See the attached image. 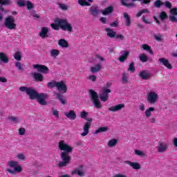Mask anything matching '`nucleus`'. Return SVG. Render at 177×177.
Returning <instances> with one entry per match:
<instances>
[{"label": "nucleus", "mask_w": 177, "mask_h": 177, "mask_svg": "<svg viewBox=\"0 0 177 177\" xmlns=\"http://www.w3.org/2000/svg\"><path fill=\"white\" fill-rule=\"evenodd\" d=\"M19 89L20 92L26 93V95L29 96L30 99H37L38 103H39L41 106H46V104H48V102H46V99H48V94L44 93H38L35 89L31 87L21 86Z\"/></svg>", "instance_id": "f257e3e1"}, {"label": "nucleus", "mask_w": 177, "mask_h": 177, "mask_svg": "<svg viewBox=\"0 0 177 177\" xmlns=\"http://www.w3.org/2000/svg\"><path fill=\"white\" fill-rule=\"evenodd\" d=\"M58 147L59 150H62L64 152L61 153V158L62 161L59 162L57 165L59 168H64V167H67L68 164H70V161H71V157H70L68 153L73 151V147L66 143V141L64 140L59 142Z\"/></svg>", "instance_id": "f03ea898"}, {"label": "nucleus", "mask_w": 177, "mask_h": 177, "mask_svg": "<svg viewBox=\"0 0 177 177\" xmlns=\"http://www.w3.org/2000/svg\"><path fill=\"white\" fill-rule=\"evenodd\" d=\"M55 21L56 24H51V27L53 30H59V28H61V30H63V31L73 32V24L68 22L67 19L57 18Z\"/></svg>", "instance_id": "7ed1b4c3"}, {"label": "nucleus", "mask_w": 177, "mask_h": 177, "mask_svg": "<svg viewBox=\"0 0 177 177\" xmlns=\"http://www.w3.org/2000/svg\"><path fill=\"white\" fill-rule=\"evenodd\" d=\"M7 165L10 168H14L13 169H7V172L11 174V175H16V174H20V172H22L23 171V167L19 164V162L17 161L10 160L8 162Z\"/></svg>", "instance_id": "20e7f679"}, {"label": "nucleus", "mask_w": 177, "mask_h": 177, "mask_svg": "<svg viewBox=\"0 0 177 177\" xmlns=\"http://www.w3.org/2000/svg\"><path fill=\"white\" fill-rule=\"evenodd\" d=\"M90 93V97L91 100V102H93L94 106L95 109H100L103 106L102 105V103H100V100L99 99V95H97V93H96L93 90H89Z\"/></svg>", "instance_id": "39448f33"}, {"label": "nucleus", "mask_w": 177, "mask_h": 177, "mask_svg": "<svg viewBox=\"0 0 177 177\" xmlns=\"http://www.w3.org/2000/svg\"><path fill=\"white\" fill-rule=\"evenodd\" d=\"M106 86H104L100 93V99L102 102H107L109 100V93L111 92L109 88L110 87V83H107Z\"/></svg>", "instance_id": "423d86ee"}, {"label": "nucleus", "mask_w": 177, "mask_h": 177, "mask_svg": "<svg viewBox=\"0 0 177 177\" xmlns=\"http://www.w3.org/2000/svg\"><path fill=\"white\" fill-rule=\"evenodd\" d=\"M147 102L149 103V104H156L157 102H158V93L156 91H149L147 94Z\"/></svg>", "instance_id": "0eeeda50"}, {"label": "nucleus", "mask_w": 177, "mask_h": 177, "mask_svg": "<svg viewBox=\"0 0 177 177\" xmlns=\"http://www.w3.org/2000/svg\"><path fill=\"white\" fill-rule=\"evenodd\" d=\"M15 17L9 16L6 19L5 26L8 30H16V24H15Z\"/></svg>", "instance_id": "6e6552de"}, {"label": "nucleus", "mask_w": 177, "mask_h": 177, "mask_svg": "<svg viewBox=\"0 0 177 177\" xmlns=\"http://www.w3.org/2000/svg\"><path fill=\"white\" fill-rule=\"evenodd\" d=\"M169 147V144H168V142L166 141H160L157 146V151L160 153H165V151L168 150Z\"/></svg>", "instance_id": "1a4fd4ad"}, {"label": "nucleus", "mask_w": 177, "mask_h": 177, "mask_svg": "<svg viewBox=\"0 0 177 177\" xmlns=\"http://www.w3.org/2000/svg\"><path fill=\"white\" fill-rule=\"evenodd\" d=\"M57 91L59 92H62V93H66L67 92V85L64 82L61 81V82H57V86H56Z\"/></svg>", "instance_id": "9d476101"}, {"label": "nucleus", "mask_w": 177, "mask_h": 177, "mask_svg": "<svg viewBox=\"0 0 177 177\" xmlns=\"http://www.w3.org/2000/svg\"><path fill=\"white\" fill-rule=\"evenodd\" d=\"M33 68H36L39 73H43L44 74H48L49 73V68L46 66L41 64H34Z\"/></svg>", "instance_id": "9b49d317"}, {"label": "nucleus", "mask_w": 177, "mask_h": 177, "mask_svg": "<svg viewBox=\"0 0 177 177\" xmlns=\"http://www.w3.org/2000/svg\"><path fill=\"white\" fill-rule=\"evenodd\" d=\"M71 175H79V176H84L85 170L84 169V167L80 165L78 168L75 169L71 171Z\"/></svg>", "instance_id": "f8f14e48"}, {"label": "nucleus", "mask_w": 177, "mask_h": 177, "mask_svg": "<svg viewBox=\"0 0 177 177\" xmlns=\"http://www.w3.org/2000/svg\"><path fill=\"white\" fill-rule=\"evenodd\" d=\"M160 64L165 66L169 70H172V65L169 63V61L164 57L160 58L158 59Z\"/></svg>", "instance_id": "ddd939ff"}, {"label": "nucleus", "mask_w": 177, "mask_h": 177, "mask_svg": "<svg viewBox=\"0 0 177 177\" xmlns=\"http://www.w3.org/2000/svg\"><path fill=\"white\" fill-rule=\"evenodd\" d=\"M124 108H125V104H119L109 108V111H112V113H115L117 111H121V110H122V109H124Z\"/></svg>", "instance_id": "4468645a"}, {"label": "nucleus", "mask_w": 177, "mask_h": 177, "mask_svg": "<svg viewBox=\"0 0 177 177\" xmlns=\"http://www.w3.org/2000/svg\"><path fill=\"white\" fill-rule=\"evenodd\" d=\"M138 75L141 80H147L150 77H151V74H150L149 71H142L139 73Z\"/></svg>", "instance_id": "2eb2a0df"}, {"label": "nucleus", "mask_w": 177, "mask_h": 177, "mask_svg": "<svg viewBox=\"0 0 177 177\" xmlns=\"http://www.w3.org/2000/svg\"><path fill=\"white\" fill-rule=\"evenodd\" d=\"M64 115L66 117V118H68V120H74L77 118V113H75L74 110L64 112Z\"/></svg>", "instance_id": "dca6fc26"}, {"label": "nucleus", "mask_w": 177, "mask_h": 177, "mask_svg": "<svg viewBox=\"0 0 177 177\" xmlns=\"http://www.w3.org/2000/svg\"><path fill=\"white\" fill-rule=\"evenodd\" d=\"M48 32H49V28H48V27H43L41 29V31L39 33V35L40 37L42 38V39H45V38H48V37H49V35H48Z\"/></svg>", "instance_id": "f3484780"}, {"label": "nucleus", "mask_w": 177, "mask_h": 177, "mask_svg": "<svg viewBox=\"0 0 177 177\" xmlns=\"http://www.w3.org/2000/svg\"><path fill=\"white\" fill-rule=\"evenodd\" d=\"M91 122H86L83 125V132L81 133V136H86L89 133V129L91 128Z\"/></svg>", "instance_id": "a211bd4d"}, {"label": "nucleus", "mask_w": 177, "mask_h": 177, "mask_svg": "<svg viewBox=\"0 0 177 177\" xmlns=\"http://www.w3.org/2000/svg\"><path fill=\"white\" fill-rule=\"evenodd\" d=\"M124 164L131 166L133 169H140L142 168L140 164L138 163L137 162H131L129 160H126L124 161Z\"/></svg>", "instance_id": "6ab92c4d"}, {"label": "nucleus", "mask_w": 177, "mask_h": 177, "mask_svg": "<svg viewBox=\"0 0 177 177\" xmlns=\"http://www.w3.org/2000/svg\"><path fill=\"white\" fill-rule=\"evenodd\" d=\"M121 55L119 57L118 60L120 61L121 63H124L127 59H128V56H129V51L122 50L121 51Z\"/></svg>", "instance_id": "aec40b11"}, {"label": "nucleus", "mask_w": 177, "mask_h": 177, "mask_svg": "<svg viewBox=\"0 0 177 177\" xmlns=\"http://www.w3.org/2000/svg\"><path fill=\"white\" fill-rule=\"evenodd\" d=\"M102 64H97L96 65H94L90 68V71L95 74V73H99L100 70L102 68Z\"/></svg>", "instance_id": "412c9836"}, {"label": "nucleus", "mask_w": 177, "mask_h": 177, "mask_svg": "<svg viewBox=\"0 0 177 177\" xmlns=\"http://www.w3.org/2000/svg\"><path fill=\"white\" fill-rule=\"evenodd\" d=\"M54 95L56 96L57 99L59 100L62 104H67V100L63 96V95L60 94L59 93H54Z\"/></svg>", "instance_id": "4be33fe9"}, {"label": "nucleus", "mask_w": 177, "mask_h": 177, "mask_svg": "<svg viewBox=\"0 0 177 177\" xmlns=\"http://www.w3.org/2000/svg\"><path fill=\"white\" fill-rule=\"evenodd\" d=\"M32 75L34 80H35L37 82H42V81H44V75L39 73H32Z\"/></svg>", "instance_id": "5701e85b"}, {"label": "nucleus", "mask_w": 177, "mask_h": 177, "mask_svg": "<svg viewBox=\"0 0 177 177\" xmlns=\"http://www.w3.org/2000/svg\"><path fill=\"white\" fill-rule=\"evenodd\" d=\"M123 19L125 21L126 27H131V17H129V15H128V13L127 12H124L123 14Z\"/></svg>", "instance_id": "b1692460"}, {"label": "nucleus", "mask_w": 177, "mask_h": 177, "mask_svg": "<svg viewBox=\"0 0 177 177\" xmlns=\"http://www.w3.org/2000/svg\"><path fill=\"white\" fill-rule=\"evenodd\" d=\"M58 45L59 46H60V48H67L69 46L68 41H67V40L64 39H60L58 41Z\"/></svg>", "instance_id": "393cba45"}, {"label": "nucleus", "mask_w": 177, "mask_h": 177, "mask_svg": "<svg viewBox=\"0 0 177 177\" xmlns=\"http://www.w3.org/2000/svg\"><path fill=\"white\" fill-rule=\"evenodd\" d=\"M153 111H156V109L154 107H149V108H147L146 110H145V117L146 118H150V117H151L152 115V113Z\"/></svg>", "instance_id": "a878e982"}, {"label": "nucleus", "mask_w": 177, "mask_h": 177, "mask_svg": "<svg viewBox=\"0 0 177 177\" xmlns=\"http://www.w3.org/2000/svg\"><path fill=\"white\" fill-rule=\"evenodd\" d=\"M121 80L123 84H128V82H129V74H128V73L127 72H123L122 73Z\"/></svg>", "instance_id": "bb28decb"}, {"label": "nucleus", "mask_w": 177, "mask_h": 177, "mask_svg": "<svg viewBox=\"0 0 177 177\" xmlns=\"http://www.w3.org/2000/svg\"><path fill=\"white\" fill-rule=\"evenodd\" d=\"M90 12L92 15V16H94V17H96L99 15V12H100L99 10V7L95 6L90 8Z\"/></svg>", "instance_id": "cd10ccee"}, {"label": "nucleus", "mask_w": 177, "mask_h": 177, "mask_svg": "<svg viewBox=\"0 0 177 177\" xmlns=\"http://www.w3.org/2000/svg\"><path fill=\"white\" fill-rule=\"evenodd\" d=\"M93 2V0H78V3L80 6H91V3Z\"/></svg>", "instance_id": "c85d7f7f"}, {"label": "nucleus", "mask_w": 177, "mask_h": 177, "mask_svg": "<svg viewBox=\"0 0 177 177\" xmlns=\"http://www.w3.org/2000/svg\"><path fill=\"white\" fill-rule=\"evenodd\" d=\"M105 31L107 34V35L109 37V38H115V36L117 35V32H115L113 29L111 28H106Z\"/></svg>", "instance_id": "c756f323"}, {"label": "nucleus", "mask_w": 177, "mask_h": 177, "mask_svg": "<svg viewBox=\"0 0 177 177\" xmlns=\"http://www.w3.org/2000/svg\"><path fill=\"white\" fill-rule=\"evenodd\" d=\"M60 55V51L57 49H52L49 52V55L50 57H53L54 59H56L57 56H59Z\"/></svg>", "instance_id": "7c9ffc66"}, {"label": "nucleus", "mask_w": 177, "mask_h": 177, "mask_svg": "<svg viewBox=\"0 0 177 177\" xmlns=\"http://www.w3.org/2000/svg\"><path fill=\"white\" fill-rule=\"evenodd\" d=\"M114 8L112 6H109L105 8L104 10L102 11V13L104 16H107V15H110V13H113Z\"/></svg>", "instance_id": "2f4dec72"}, {"label": "nucleus", "mask_w": 177, "mask_h": 177, "mask_svg": "<svg viewBox=\"0 0 177 177\" xmlns=\"http://www.w3.org/2000/svg\"><path fill=\"white\" fill-rule=\"evenodd\" d=\"M0 60L5 64L9 63V58H8V55L5 53H0Z\"/></svg>", "instance_id": "473e14b6"}, {"label": "nucleus", "mask_w": 177, "mask_h": 177, "mask_svg": "<svg viewBox=\"0 0 177 177\" xmlns=\"http://www.w3.org/2000/svg\"><path fill=\"white\" fill-rule=\"evenodd\" d=\"M117 143H118V140L117 139H111L108 143V147H115L117 146Z\"/></svg>", "instance_id": "72a5a7b5"}, {"label": "nucleus", "mask_w": 177, "mask_h": 177, "mask_svg": "<svg viewBox=\"0 0 177 177\" xmlns=\"http://www.w3.org/2000/svg\"><path fill=\"white\" fill-rule=\"evenodd\" d=\"M107 131H109V127H100L98 129H97L94 133L95 135H97V133H100L102 132H107Z\"/></svg>", "instance_id": "f704fd0d"}, {"label": "nucleus", "mask_w": 177, "mask_h": 177, "mask_svg": "<svg viewBox=\"0 0 177 177\" xmlns=\"http://www.w3.org/2000/svg\"><path fill=\"white\" fill-rule=\"evenodd\" d=\"M141 48L144 50H147V52L151 53V55H153V51L151 50V47H150V46H149L147 44H142Z\"/></svg>", "instance_id": "c9c22d12"}, {"label": "nucleus", "mask_w": 177, "mask_h": 177, "mask_svg": "<svg viewBox=\"0 0 177 177\" xmlns=\"http://www.w3.org/2000/svg\"><path fill=\"white\" fill-rule=\"evenodd\" d=\"M14 59H15V60H17V62H20V60H21V52H15V53L14 54Z\"/></svg>", "instance_id": "e433bc0d"}, {"label": "nucleus", "mask_w": 177, "mask_h": 177, "mask_svg": "<svg viewBox=\"0 0 177 177\" xmlns=\"http://www.w3.org/2000/svg\"><path fill=\"white\" fill-rule=\"evenodd\" d=\"M15 67L19 71H24V68L23 67V64H21V62H15Z\"/></svg>", "instance_id": "4c0bfd02"}, {"label": "nucleus", "mask_w": 177, "mask_h": 177, "mask_svg": "<svg viewBox=\"0 0 177 177\" xmlns=\"http://www.w3.org/2000/svg\"><path fill=\"white\" fill-rule=\"evenodd\" d=\"M57 85V82L55 81V80H52L51 82H49L48 84H47V86L48 88H56Z\"/></svg>", "instance_id": "58836bf2"}, {"label": "nucleus", "mask_w": 177, "mask_h": 177, "mask_svg": "<svg viewBox=\"0 0 177 177\" xmlns=\"http://www.w3.org/2000/svg\"><path fill=\"white\" fill-rule=\"evenodd\" d=\"M145 13H150V11H149L148 9H143V10H140V12H138L136 16V17H140V16H142V15H143Z\"/></svg>", "instance_id": "ea45409f"}, {"label": "nucleus", "mask_w": 177, "mask_h": 177, "mask_svg": "<svg viewBox=\"0 0 177 177\" xmlns=\"http://www.w3.org/2000/svg\"><path fill=\"white\" fill-rule=\"evenodd\" d=\"M17 5L18 6H19L20 8H23L24 6H26L27 5V1L26 0H19L17 1Z\"/></svg>", "instance_id": "a19ab883"}, {"label": "nucleus", "mask_w": 177, "mask_h": 177, "mask_svg": "<svg viewBox=\"0 0 177 177\" xmlns=\"http://www.w3.org/2000/svg\"><path fill=\"white\" fill-rule=\"evenodd\" d=\"M135 63L132 62L129 64L127 71H131V73H135Z\"/></svg>", "instance_id": "79ce46f5"}, {"label": "nucleus", "mask_w": 177, "mask_h": 177, "mask_svg": "<svg viewBox=\"0 0 177 177\" xmlns=\"http://www.w3.org/2000/svg\"><path fill=\"white\" fill-rule=\"evenodd\" d=\"M140 60L141 62H142L143 63L147 62V60H149V57H147V55H140Z\"/></svg>", "instance_id": "37998d69"}, {"label": "nucleus", "mask_w": 177, "mask_h": 177, "mask_svg": "<svg viewBox=\"0 0 177 177\" xmlns=\"http://www.w3.org/2000/svg\"><path fill=\"white\" fill-rule=\"evenodd\" d=\"M17 158H19L20 161H26L27 158L24 153H18Z\"/></svg>", "instance_id": "c03bdc74"}, {"label": "nucleus", "mask_w": 177, "mask_h": 177, "mask_svg": "<svg viewBox=\"0 0 177 177\" xmlns=\"http://www.w3.org/2000/svg\"><path fill=\"white\" fill-rule=\"evenodd\" d=\"M135 154H136V156H139L140 157H145V156H146V153L140 150H135Z\"/></svg>", "instance_id": "a18cd8bd"}, {"label": "nucleus", "mask_w": 177, "mask_h": 177, "mask_svg": "<svg viewBox=\"0 0 177 177\" xmlns=\"http://www.w3.org/2000/svg\"><path fill=\"white\" fill-rule=\"evenodd\" d=\"M51 113L53 115H55L57 118H59V111L55 108H52Z\"/></svg>", "instance_id": "49530a36"}, {"label": "nucleus", "mask_w": 177, "mask_h": 177, "mask_svg": "<svg viewBox=\"0 0 177 177\" xmlns=\"http://www.w3.org/2000/svg\"><path fill=\"white\" fill-rule=\"evenodd\" d=\"M18 132L19 135H20L21 136H24V135H26V129L21 127L19 129Z\"/></svg>", "instance_id": "de8ad7c7"}, {"label": "nucleus", "mask_w": 177, "mask_h": 177, "mask_svg": "<svg viewBox=\"0 0 177 177\" xmlns=\"http://www.w3.org/2000/svg\"><path fill=\"white\" fill-rule=\"evenodd\" d=\"M59 6L62 10H67L68 9V6L64 3H59Z\"/></svg>", "instance_id": "09e8293b"}, {"label": "nucleus", "mask_w": 177, "mask_h": 177, "mask_svg": "<svg viewBox=\"0 0 177 177\" xmlns=\"http://www.w3.org/2000/svg\"><path fill=\"white\" fill-rule=\"evenodd\" d=\"M162 3L165 6V8H167L168 9H171V8H172V3H171L169 1L163 2Z\"/></svg>", "instance_id": "8fccbe9b"}, {"label": "nucleus", "mask_w": 177, "mask_h": 177, "mask_svg": "<svg viewBox=\"0 0 177 177\" xmlns=\"http://www.w3.org/2000/svg\"><path fill=\"white\" fill-rule=\"evenodd\" d=\"M80 117L81 118H84V120H86V118L88 117V112L84 111L80 113Z\"/></svg>", "instance_id": "3c124183"}, {"label": "nucleus", "mask_w": 177, "mask_h": 177, "mask_svg": "<svg viewBox=\"0 0 177 177\" xmlns=\"http://www.w3.org/2000/svg\"><path fill=\"white\" fill-rule=\"evenodd\" d=\"M26 6L28 10H30V9H32V8H34V5H32V3H31L30 1H26Z\"/></svg>", "instance_id": "603ef678"}, {"label": "nucleus", "mask_w": 177, "mask_h": 177, "mask_svg": "<svg viewBox=\"0 0 177 177\" xmlns=\"http://www.w3.org/2000/svg\"><path fill=\"white\" fill-rule=\"evenodd\" d=\"M9 120L11 121V122H19V118L17 117L10 116L8 118Z\"/></svg>", "instance_id": "864d4df0"}, {"label": "nucleus", "mask_w": 177, "mask_h": 177, "mask_svg": "<svg viewBox=\"0 0 177 177\" xmlns=\"http://www.w3.org/2000/svg\"><path fill=\"white\" fill-rule=\"evenodd\" d=\"M87 80L91 81L92 82H95V81H96V75H91L87 77Z\"/></svg>", "instance_id": "5fc2aeb1"}, {"label": "nucleus", "mask_w": 177, "mask_h": 177, "mask_svg": "<svg viewBox=\"0 0 177 177\" xmlns=\"http://www.w3.org/2000/svg\"><path fill=\"white\" fill-rule=\"evenodd\" d=\"M169 21H172V23H177V17L176 15H170Z\"/></svg>", "instance_id": "6e6d98bb"}, {"label": "nucleus", "mask_w": 177, "mask_h": 177, "mask_svg": "<svg viewBox=\"0 0 177 177\" xmlns=\"http://www.w3.org/2000/svg\"><path fill=\"white\" fill-rule=\"evenodd\" d=\"M160 17L161 20H164V19H167V17H168V15L165 13V12H162L160 14Z\"/></svg>", "instance_id": "4d7b16f0"}, {"label": "nucleus", "mask_w": 177, "mask_h": 177, "mask_svg": "<svg viewBox=\"0 0 177 177\" xmlns=\"http://www.w3.org/2000/svg\"><path fill=\"white\" fill-rule=\"evenodd\" d=\"M170 13L171 14V16H177V8H171L170 10Z\"/></svg>", "instance_id": "13d9d810"}, {"label": "nucleus", "mask_w": 177, "mask_h": 177, "mask_svg": "<svg viewBox=\"0 0 177 177\" xmlns=\"http://www.w3.org/2000/svg\"><path fill=\"white\" fill-rule=\"evenodd\" d=\"M164 2H161V1L160 0H157L156 1H155L154 5L156 6V8H160L161 6V5H163Z\"/></svg>", "instance_id": "bf43d9fd"}, {"label": "nucleus", "mask_w": 177, "mask_h": 177, "mask_svg": "<svg viewBox=\"0 0 177 177\" xmlns=\"http://www.w3.org/2000/svg\"><path fill=\"white\" fill-rule=\"evenodd\" d=\"M0 3L1 5H9L10 0H0Z\"/></svg>", "instance_id": "052dcab7"}, {"label": "nucleus", "mask_w": 177, "mask_h": 177, "mask_svg": "<svg viewBox=\"0 0 177 177\" xmlns=\"http://www.w3.org/2000/svg\"><path fill=\"white\" fill-rule=\"evenodd\" d=\"M139 109L140 110V111H145V110H146V107L145 106V104L141 103L139 104Z\"/></svg>", "instance_id": "680f3d73"}, {"label": "nucleus", "mask_w": 177, "mask_h": 177, "mask_svg": "<svg viewBox=\"0 0 177 177\" xmlns=\"http://www.w3.org/2000/svg\"><path fill=\"white\" fill-rule=\"evenodd\" d=\"M115 37L116 39H120V41H124V39H125V37L122 35H118Z\"/></svg>", "instance_id": "e2e57ef3"}, {"label": "nucleus", "mask_w": 177, "mask_h": 177, "mask_svg": "<svg viewBox=\"0 0 177 177\" xmlns=\"http://www.w3.org/2000/svg\"><path fill=\"white\" fill-rule=\"evenodd\" d=\"M100 21L103 23V24H107V18L106 17H101Z\"/></svg>", "instance_id": "0e129e2a"}, {"label": "nucleus", "mask_w": 177, "mask_h": 177, "mask_svg": "<svg viewBox=\"0 0 177 177\" xmlns=\"http://www.w3.org/2000/svg\"><path fill=\"white\" fill-rule=\"evenodd\" d=\"M32 17H35L36 20H38V19H39V15L35 12H32Z\"/></svg>", "instance_id": "69168bd1"}, {"label": "nucleus", "mask_w": 177, "mask_h": 177, "mask_svg": "<svg viewBox=\"0 0 177 177\" xmlns=\"http://www.w3.org/2000/svg\"><path fill=\"white\" fill-rule=\"evenodd\" d=\"M111 27H118V21H115L110 24Z\"/></svg>", "instance_id": "338daca9"}, {"label": "nucleus", "mask_w": 177, "mask_h": 177, "mask_svg": "<svg viewBox=\"0 0 177 177\" xmlns=\"http://www.w3.org/2000/svg\"><path fill=\"white\" fill-rule=\"evenodd\" d=\"M173 145H174V146H175V147H177V138H174V139H173Z\"/></svg>", "instance_id": "774afa93"}]
</instances>
